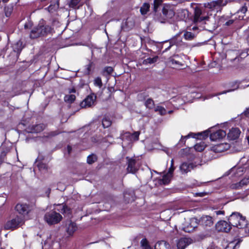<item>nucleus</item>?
<instances>
[{
	"instance_id": "59",
	"label": "nucleus",
	"mask_w": 249,
	"mask_h": 249,
	"mask_svg": "<svg viewBox=\"0 0 249 249\" xmlns=\"http://www.w3.org/2000/svg\"><path fill=\"white\" fill-rule=\"evenodd\" d=\"M199 196H202L203 195L201 193L199 194Z\"/></svg>"
},
{
	"instance_id": "38",
	"label": "nucleus",
	"mask_w": 249,
	"mask_h": 249,
	"mask_svg": "<svg viewBox=\"0 0 249 249\" xmlns=\"http://www.w3.org/2000/svg\"><path fill=\"white\" fill-rule=\"evenodd\" d=\"M82 0H71L69 6L71 8H75Z\"/></svg>"
},
{
	"instance_id": "11",
	"label": "nucleus",
	"mask_w": 249,
	"mask_h": 249,
	"mask_svg": "<svg viewBox=\"0 0 249 249\" xmlns=\"http://www.w3.org/2000/svg\"><path fill=\"white\" fill-rule=\"evenodd\" d=\"M126 159L127 160V172L131 173H135L138 170V167L136 165L135 159L128 157H127Z\"/></svg>"
},
{
	"instance_id": "9",
	"label": "nucleus",
	"mask_w": 249,
	"mask_h": 249,
	"mask_svg": "<svg viewBox=\"0 0 249 249\" xmlns=\"http://www.w3.org/2000/svg\"><path fill=\"white\" fill-rule=\"evenodd\" d=\"M15 210L18 213L22 216V217H24L27 215L30 211L29 206L26 204L18 203L17 204Z\"/></svg>"
},
{
	"instance_id": "32",
	"label": "nucleus",
	"mask_w": 249,
	"mask_h": 249,
	"mask_svg": "<svg viewBox=\"0 0 249 249\" xmlns=\"http://www.w3.org/2000/svg\"><path fill=\"white\" fill-rule=\"evenodd\" d=\"M157 59H158L157 56H156V57H154L153 58L149 57V58H148L144 60V61H143V64H153V63L156 62L157 61Z\"/></svg>"
},
{
	"instance_id": "18",
	"label": "nucleus",
	"mask_w": 249,
	"mask_h": 249,
	"mask_svg": "<svg viewBox=\"0 0 249 249\" xmlns=\"http://www.w3.org/2000/svg\"><path fill=\"white\" fill-rule=\"evenodd\" d=\"M76 92V90L74 89H69V94L66 95L64 97V101L68 103H73L76 98V96L74 94Z\"/></svg>"
},
{
	"instance_id": "40",
	"label": "nucleus",
	"mask_w": 249,
	"mask_h": 249,
	"mask_svg": "<svg viewBox=\"0 0 249 249\" xmlns=\"http://www.w3.org/2000/svg\"><path fill=\"white\" fill-rule=\"evenodd\" d=\"M162 0H154V10L156 12L159 6L161 4Z\"/></svg>"
},
{
	"instance_id": "43",
	"label": "nucleus",
	"mask_w": 249,
	"mask_h": 249,
	"mask_svg": "<svg viewBox=\"0 0 249 249\" xmlns=\"http://www.w3.org/2000/svg\"><path fill=\"white\" fill-rule=\"evenodd\" d=\"M140 135V132L138 131L135 132L131 134V140L132 141H138L139 139V136Z\"/></svg>"
},
{
	"instance_id": "58",
	"label": "nucleus",
	"mask_w": 249,
	"mask_h": 249,
	"mask_svg": "<svg viewBox=\"0 0 249 249\" xmlns=\"http://www.w3.org/2000/svg\"><path fill=\"white\" fill-rule=\"evenodd\" d=\"M158 20H159V21H160V22H161V23H162V22H164L163 20L160 19H158Z\"/></svg>"
},
{
	"instance_id": "17",
	"label": "nucleus",
	"mask_w": 249,
	"mask_h": 249,
	"mask_svg": "<svg viewBox=\"0 0 249 249\" xmlns=\"http://www.w3.org/2000/svg\"><path fill=\"white\" fill-rule=\"evenodd\" d=\"M162 14L164 18L167 19H171L175 16L174 11L169 6H165L163 7Z\"/></svg>"
},
{
	"instance_id": "19",
	"label": "nucleus",
	"mask_w": 249,
	"mask_h": 249,
	"mask_svg": "<svg viewBox=\"0 0 249 249\" xmlns=\"http://www.w3.org/2000/svg\"><path fill=\"white\" fill-rule=\"evenodd\" d=\"M198 221L196 218L193 217L190 219L189 223L186 226V231L187 232H191L193 231L197 227Z\"/></svg>"
},
{
	"instance_id": "57",
	"label": "nucleus",
	"mask_w": 249,
	"mask_h": 249,
	"mask_svg": "<svg viewBox=\"0 0 249 249\" xmlns=\"http://www.w3.org/2000/svg\"><path fill=\"white\" fill-rule=\"evenodd\" d=\"M9 0H2V1L3 2V3H6V2H7Z\"/></svg>"
},
{
	"instance_id": "21",
	"label": "nucleus",
	"mask_w": 249,
	"mask_h": 249,
	"mask_svg": "<svg viewBox=\"0 0 249 249\" xmlns=\"http://www.w3.org/2000/svg\"><path fill=\"white\" fill-rule=\"evenodd\" d=\"M200 222L202 225L208 227L212 226L213 224L212 217L208 215L203 216L200 219Z\"/></svg>"
},
{
	"instance_id": "24",
	"label": "nucleus",
	"mask_w": 249,
	"mask_h": 249,
	"mask_svg": "<svg viewBox=\"0 0 249 249\" xmlns=\"http://www.w3.org/2000/svg\"><path fill=\"white\" fill-rule=\"evenodd\" d=\"M59 7V1L58 0H55L53 2H52V3L49 7L47 8L49 12H53L56 10Z\"/></svg>"
},
{
	"instance_id": "49",
	"label": "nucleus",
	"mask_w": 249,
	"mask_h": 249,
	"mask_svg": "<svg viewBox=\"0 0 249 249\" xmlns=\"http://www.w3.org/2000/svg\"><path fill=\"white\" fill-rule=\"evenodd\" d=\"M174 170V167L173 166H171L169 169L167 174H169L170 176H172V174Z\"/></svg>"
},
{
	"instance_id": "46",
	"label": "nucleus",
	"mask_w": 249,
	"mask_h": 249,
	"mask_svg": "<svg viewBox=\"0 0 249 249\" xmlns=\"http://www.w3.org/2000/svg\"><path fill=\"white\" fill-rule=\"evenodd\" d=\"M244 34L246 36V40L249 44V28L245 31Z\"/></svg>"
},
{
	"instance_id": "23",
	"label": "nucleus",
	"mask_w": 249,
	"mask_h": 249,
	"mask_svg": "<svg viewBox=\"0 0 249 249\" xmlns=\"http://www.w3.org/2000/svg\"><path fill=\"white\" fill-rule=\"evenodd\" d=\"M155 249H170V246L166 242L161 241L155 244Z\"/></svg>"
},
{
	"instance_id": "39",
	"label": "nucleus",
	"mask_w": 249,
	"mask_h": 249,
	"mask_svg": "<svg viewBox=\"0 0 249 249\" xmlns=\"http://www.w3.org/2000/svg\"><path fill=\"white\" fill-rule=\"evenodd\" d=\"M62 209L60 210V212L63 213H70V209L65 205H60Z\"/></svg>"
},
{
	"instance_id": "36",
	"label": "nucleus",
	"mask_w": 249,
	"mask_h": 249,
	"mask_svg": "<svg viewBox=\"0 0 249 249\" xmlns=\"http://www.w3.org/2000/svg\"><path fill=\"white\" fill-rule=\"evenodd\" d=\"M113 69L111 67H106L104 68L103 74L104 75H110L113 72Z\"/></svg>"
},
{
	"instance_id": "22",
	"label": "nucleus",
	"mask_w": 249,
	"mask_h": 249,
	"mask_svg": "<svg viewBox=\"0 0 249 249\" xmlns=\"http://www.w3.org/2000/svg\"><path fill=\"white\" fill-rule=\"evenodd\" d=\"M45 127V126L43 124L33 125L29 127V130L28 131L30 133H39L43 131Z\"/></svg>"
},
{
	"instance_id": "48",
	"label": "nucleus",
	"mask_w": 249,
	"mask_h": 249,
	"mask_svg": "<svg viewBox=\"0 0 249 249\" xmlns=\"http://www.w3.org/2000/svg\"><path fill=\"white\" fill-rule=\"evenodd\" d=\"M234 21V20L233 19H230L226 22L224 25L226 26H230L233 23Z\"/></svg>"
},
{
	"instance_id": "51",
	"label": "nucleus",
	"mask_w": 249,
	"mask_h": 249,
	"mask_svg": "<svg viewBox=\"0 0 249 249\" xmlns=\"http://www.w3.org/2000/svg\"><path fill=\"white\" fill-rule=\"evenodd\" d=\"M245 115L248 117H249V108H247L244 112Z\"/></svg>"
},
{
	"instance_id": "34",
	"label": "nucleus",
	"mask_w": 249,
	"mask_h": 249,
	"mask_svg": "<svg viewBox=\"0 0 249 249\" xmlns=\"http://www.w3.org/2000/svg\"><path fill=\"white\" fill-rule=\"evenodd\" d=\"M97 160L96 156L93 154L89 155L87 158V162L89 164H92L94 163Z\"/></svg>"
},
{
	"instance_id": "27",
	"label": "nucleus",
	"mask_w": 249,
	"mask_h": 249,
	"mask_svg": "<svg viewBox=\"0 0 249 249\" xmlns=\"http://www.w3.org/2000/svg\"><path fill=\"white\" fill-rule=\"evenodd\" d=\"M150 5L148 3H144L141 7L140 12L142 15H145L149 11Z\"/></svg>"
},
{
	"instance_id": "15",
	"label": "nucleus",
	"mask_w": 249,
	"mask_h": 249,
	"mask_svg": "<svg viewBox=\"0 0 249 249\" xmlns=\"http://www.w3.org/2000/svg\"><path fill=\"white\" fill-rule=\"evenodd\" d=\"M192 240L189 238H181L177 242L178 249H185L188 246L191 244Z\"/></svg>"
},
{
	"instance_id": "13",
	"label": "nucleus",
	"mask_w": 249,
	"mask_h": 249,
	"mask_svg": "<svg viewBox=\"0 0 249 249\" xmlns=\"http://www.w3.org/2000/svg\"><path fill=\"white\" fill-rule=\"evenodd\" d=\"M96 96L94 95H88L81 103L80 106L82 107H90L93 105L96 99Z\"/></svg>"
},
{
	"instance_id": "2",
	"label": "nucleus",
	"mask_w": 249,
	"mask_h": 249,
	"mask_svg": "<svg viewBox=\"0 0 249 249\" xmlns=\"http://www.w3.org/2000/svg\"><path fill=\"white\" fill-rule=\"evenodd\" d=\"M52 28L49 25H45L43 22L39 23L32 30L30 33V37L33 39L45 36L51 33Z\"/></svg>"
},
{
	"instance_id": "10",
	"label": "nucleus",
	"mask_w": 249,
	"mask_h": 249,
	"mask_svg": "<svg viewBox=\"0 0 249 249\" xmlns=\"http://www.w3.org/2000/svg\"><path fill=\"white\" fill-rule=\"evenodd\" d=\"M197 166V165L196 162L191 163L184 162L180 165L179 169L182 174H187L196 167Z\"/></svg>"
},
{
	"instance_id": "7",
	"label": "nucleus",
	"mask_w": 249,
	"mask_h": 249,
	"mask_svg": "<svg viewBox=\"0 0 249 249\" xmlns=\"http://www.w3.org/2000/svg\"><path fill=\"white\" fill-rule=\"evenodd\" d=\"M169 63L175 69H180L185 65L181 56L179 54H175L170 57Z\"/></svg>"
},
{
	"instance_id": "35",
	"label": "nucleus",
	"mask_w": 249,
	"mask_h": 249,
	"mask_svg": "<svg viewBox=\"0 0 249 249\" xmlns=\"http://www.w3.org/2000/svg\"><path fill=\"white\" fill-rule=\"evenodd\" d=\"M195 150L198 152L202 151L205 148V145L203 143H197L194 146Z\"/></svg>"
},
{
	"instance_id": "50",
	"label": "nucleus",
	"mask_w": 249,
	"mask_h": 249,
	"mask_svg": "<svg viewBox=\"0 0 249 249\" xmlns=\"http://www.w3.org/2000/svg\"><path fill=\"white\" fill-rule=\"evenodd\" d=\"M194 135L193 133H190L187 136H182L181 137V139H186V138H189L190 136H191L192 135Z\"/></svg>"
},
{
	"instance_id": "47",
	"label": "nucleus",
	"mask_w": 249,
	"mask_h": 249,
	"mask_svg": "<svg viewBox=\"0 0 249 249\" xmlns=\"http://www.w3.org/2000/svg\"><path fill=\"white\" fill-rule=\"evenodd\" d=\"M170 45L166 49V50H169L172 45L177 44L176 41L175 40V39H172L170 41Z\"/></svg>"
},
{
	"instance_id": "20",
	"label": "nucleus",
	"mask_w": 249,
	"mask_h": 249,
	"mask_svg": "<svg viewBox=\"0 0 249 249\" xmlns=\"http://www.w3.org/2000/svg\"><path fill=\"white\" fill-rule=\"evenodd\" d=\"M240 133L238 128H232L228 133V137L230 140H234L239 137Z\"/></svg>"
},
{
	"instance_id": "28",
	"label": "nucleus",
	"mask_w": 249,
	"mask_h": 249,
	"mask_svg": "<svg viewBox=\"0 0 249 249\" xmlns=\"http://www.w3.org/2000/svg\"><path fill=\"white\" fill-rule=\"evenodd\" d=\"M111 121L108 117H104L102 120V125L104 128H107L111 124Z\"/></svg>"
},
{
	"instance_id": "16",
	"label": "nucleus",
	"mask_w": 249,
	"mask_h": 249,
	"mask_svg": "<svg viewBox=\"0 0 249 249\" xmlns=\"http://www.w3.org/2000/svg\"><path fill=\"white\" fill-rule=\"evenodd\" d=\"M226 133L223 130H218L215 132H213L210 134V139L213 141H215L217 140L221 139L225 137Z\"/></svg>"
},
{
	"instance_id": "29",
	"label": "nucleus",
	"mask_w": 249,
	"mask_h": 249,
	"mask_svg": "<svg viewBox=\"0 0 249 249\" xmlns=\"http://www.w3.org/2000/svg\"><path fill=\"white\" fill-rule=\"evenodd\" d=\"M144 104L146 107L149 109H152L154 107V102L151 98L147 99Z\"/></svg>"
},
{
	"instance_id": "1",
	"label": "nucleus",
	"mask_w": 249,
	"mask_h": 249,
	"mask_svg": "<svg viewBox=\"0 0 249 249\" xmlns=\"http://www.w3.org/2000/svg\"><path fill=\"white\" fill-rule=\"evenodd\" d=\"M229 222L233 226L240 229H244L249 224L245 216L238 212L232 213L228 218Z\"/></svg>"
},
{
	"instance_id": "5",
	"label": "nucleus",
	"mask_w": 249,
	"mask_h": 249,
	"mask_svg": "<svg viewBox=\"0 0 249 249\" xmlns=\"http://www.w3.org/2000/svg\"><path fill=\"white\" fill-rule=\"evenodd\" d=\"M229 0H215L210 2L204 3V7L211 10H221L222 8L225 6Z\"/></svg>"
},
{
	"instance_id": "4",
	"label": "nucleus",
	"mask_w": 249,
	"mask_h": 249,
	"mask_svg": "<svg viewBox=\"0 0 249 249\" xmlns=\"http://www.w3.org/2000/svg\"><path fill=\"white\" fill-rule=\"evenodd\" d=\"M62 219L61 215L55 211L46 213L44 215L45 221L49 225L56 224Z\"/></svg>"
},
{
	"instance_id": "6",
	"label": "nucleus",
	"mask_w": 249,
	"mask_h": 249,
	"mask_svg": "<svg viewBox=\"0 0 249 249\" xmlns=\"http://www.w3.org/2000/svg\"><path fill=\"white\" fill-rule=\"evenodd\" d=\"M24 224L23 217L17 216L7 222L5 225V228L7 229H15L20 227Z\"/></svg>"
},
{
	"instance_id": "41",
	"label": "nucleus",
	"mask_w": 249,
	"mask_h": 249,
	"mask_svg": "<svg viewBox=\"0 0 249 249\" xmlns=\"http://www.w3.org/2000/svg\"><path fill=\"white\" fill-rule=\"evenodd\" d=\"M94 85L96 86L101 88L103 84L101 78L100 77H97L94 80Z\"/></svg>"
},
{
	"instance_id": "56",
	"label": "nucleus",
	"mask_w": 249,
	"mask_h": 249,
	"mask_svg": "<svg viewBox=\"0 0 249 249\" xmlns=\"http://www.w3.org/2000/svg\"><path fill=\"white\" fill-rule=\"evenodd\" d=\"M173 164H174V160H172L171 163V166H173Z\"/></svg>"
},
{
	"instance_id": "31",
	"label": "nucleus",
	"mask_w": 249,
	"mask_h": 249,
	"mask_svg": "<svg viewBox=\"0 0 249 249\" xmlns=\"http://www.w3.org/2000/svg\"><path fill=\"white\" fill-rule=\"evenodd\" d=\"M183 36L185 39L188 40H191L195 37V34L190 32H185L184 33Z\"/></svg>"
},
{
	"instance_id": "42",
	"label": "nucleus",
	"mask_w": 249,
	"mask_h": 249,
	"mask_svg": "<svg viewBox=\"0 0 249 249\" xmlns=\"http://www.w3.org/2000/svg\"><path fill=\"white\" fill-rule=\"evenodd\" d=\"M172 176H170L169 174H166L163 176L162 178V181L164 184H167L169 182L170 178Z\"/></svg>"
},
{
	"instance_id": "60",
	"label": "nucleus",
	"mask_w": 249,
	"mask_h": 249,
	"mask_svg": "<svg viewBox=\"0 0 249 249\" xmlns=\"http://www.w3.org/2000/svg\"><path fill=\"white\" fill-rule=\"evenodd\" d=\"M172 112H173V111H172V110H170V111H169L168 113L170 114V113H171Z\"/></svg>"
},
{
	"instance_id": "33",
	"label": "nucleus",
	"mask_w": 249,
	"mask_h": 249,
	"mask_svg": "<svg viewBox=\"0 0 249 249\" xmlns=\"http://www.w3.org/2000/svg\"><path fill=\"white\" fill-rule=\"evenodd\" d=\"M141 244L142 249H152L146 239H142Z\"/></svg>"
},
{
	"instance_id": "26",
	"label": "nucleus",
	"mask_w": 249,
	"mask_h": 249,
	"mask_svg": "<svg viewBox=\"0 0 249 249\" xmlns=\"http://www.w3.org/2000/svg\"><path fill=\"white\" fill-rule=\"evenodd\" d=\"M229 147V144L227 143H220L215 146V150L220 152L226 150Z\"/></svg>"
},
{
	"instance_id": "45",
	"label": "nucleus",
	"mask_w": 249,
	"mask_h": 249,
	"mask_svg": "<svg viewBox=\"0 0 249 249\" xmlns=\"http://www.w3.org/2000/svg\"><path fill=\"white\" fill-rule=\"evenodd\" d=\"M198 135L200 136V139H201L202 137V139H205L206 138L208 137L209 135V132L208 131H205L202 133L198 134Z\"/></svg>"
},
{
	"instance_id": "55",
	"label": "nucleus",
	"mask_w": 249,
	"mask_h": 249,
	"mask_svg": "<svg viewBox=\"0 0 249 249\" xmlns=\"http://www.w3.org/2000/svg\"><path fill=\"white\" fill-rule=\"evenodd\" d=\"M233 90H229V91H223V92L222 93H219V94H223V93H227V92H229V91H232Z\"/></svg>"
},
{
	"instance_id": "53",
	"label": "nucleus",
	"mask_w": 249,
	"mask_h": 249,
	"mask_svg": "<svg viewBox=\"0 0 249 249\" xmlns=\"http://www.w3.org/2000/svg\"><path fill=\"white\" fill-rule=\"evenodd\" d=\"M203 24L204 23H201V24H199L198 25H196V26H194L192 28L193 30H196L197 29H198V27L197 26H199V25H203Z\"/></svg>"
},
{
	"instance_id": "12",
	"label": "nucleus",
	"mask_w": 249,
	"mask_h": 249,
	"mask_svg": "<svg viewBox=\"0 0 249 249\" xmlns=\"http://www.w3.org/2000/svg\"><path fill=\"white\" fill-rule=\"evenodd\" d=\"M248 186L249 187V177L244 178L239 182L232 184L231 188L232 189H240Z\"/></svg>"
},
{
	"instance_id": "54",
	"label": "nucleus",
	"mask_w": 249,
	"mask_h": 249,
	"mask_svg": "<svg viewBox=\"0 0 249 249\" xmlns=\"http://www.w3.org/2000/svg\"><path fill=\"white\" fill-rule=\"evenodd\" d=\"M67 148H68V150L69 153H70V152H71V147L70 146H68Z\"/></svg>"
},
{
	"instance_id": "30",
	"label": "nucleus",
	"mask_w": 249,
	"mask_h": 249,
	"mask_svg": "<svg viewBox=\"0 0 249 249\" xmlns=\"http://www.w3.org/2000/svg\"><path fill=\"white\" fill-rule=\"evenodd\" d=\"M155 112H159L160 115H164L166 114V109L162 107L157 106L155 107L154 109Z\"/></svg>"
},
{
	"instance_id": "52",
	"label": "nucleus",
	"mask_w": 249,
	"mask_h": 249,
	"mask_svg": "<svg viewBox=\"0 0 249 249\" xmlns=\"http://www.w3.org/2000/svg\"><path fill=\"white\" fill-rule=\"evenodd\" d=\"M216 215L224 214V212L222 211H217L215 212Z\"/></svg>"
},
{
	"instance_id": "44",
	"label": "nucleus",
	"mask_w": 249,
	"mask_h": 249,
	"mask_svg": "<svg viewBox=\"0 0 249 249\" xmlns=\"http://www.w3.org/2000/svg\"><path fill=\"white\" fill-rule=\"evenodd\" d=\"M247 9H248L247 7L246 6L244 5L239 10L238 12L239 13H241V14H242L243 15H244L246 13V12L247 11ZM242 18H243L244 15H242Z\"/></svg>"
},
{
	"instance_id": "8",
	"label": "nucleus",
	"mask_w": 249,
	"mask_h": 249,
	"mask_svg": "<svg viewBox=\"0 0 249 249\" xmlns=\"http://www.w3.org/2000/svg\"><path fill=\"white\" fill-rule=\"evenodd\" d=\"M216 229L219 231L228 232L231 229V225L224 220L220 221L216 224Z\"/></svg>"
},
{
	"instance_id": "14",
	"label": "nucleus",
	"mask_w": 249,
	"mask_h": 249,
	"mask_svg": "<svg viewBox=\"0 0 249 249\" xmlns=\"http://www.w3.org/2000/svg\"><path fill=\"white\" fill-rule=\"evenodd\" d=\"M65 227L66 231L70 236H72L77 229L76 223L70 220L66 222Z\"/></svg>"
},
{
	"instance_id": "37",
	"label": "nucleus",
	"mask_w": 249,
	"mask_h": 249,
	"mask_svg": "<svg viewBox=\"0 0 249 249\" xmlns=\"http://www.w3.org/2000/svg\"><path fill=\"white\" fill-rule=\"evenodd\" d=\"M121 137L123 141H124L125 139H128L129 141H132L131 134L128 132L124 133L121 135Z\"/></svg>"
},
{
	"instance_id": "25",
	"label": "nucleus",
	"mask_w": 249,
	"mask_h": 249,
	"mask_svg": "<svg viewBox=\"0 0 249 249\" xmlns=\"http://www.w3.org/2000/svg\"><path fill=\"white\" fill-rule=\"evenodd\" d=\"M13 10V6L11 4L5 6L4 11L6 17H9L11 15Z\"/></svg>"
},
{
	"instance_id": "3",
	"label": "nucleus",
	"mask_w": 249,
	"mask_h": 249,
	"mask_svg": "<svg viewBox=\"0 0 249 249\" xmlns=\"http://www.w3.org/2000/svg\"><path fill=\"white\" fill-rule=\"evenodd\" d=\"M202 12L199 8H195L194 13V22L196 25H198L199 24L204 23L205 26L202 27V29H207L209 23L207 22L210 21V18L209 17L201 16Z\"/></svg>"
}]
</instances>
